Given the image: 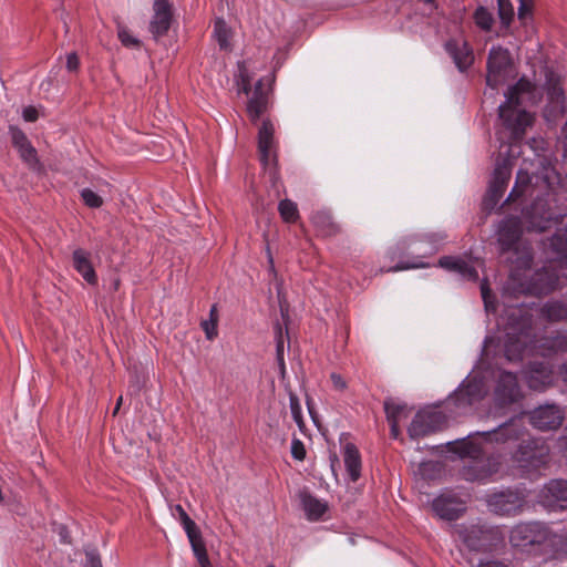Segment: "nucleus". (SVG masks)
<instances>
[{
    "mask_svg": "<svg viewBox=\"0 0 567 567\" xmlns=\"http://www.w3.org/2000/svg\"><path fill=\"white\" fill-rule=\"evenodd\" d=\"M202 328L208 340H214L217 334V320L215 318L202 322Z\"/></svg>",
    "mask_w": 567,
    "mask_h": 567,
    "instance_id": "58836bf2",
    "label": "nucleus"
},
{
    "mask_svg": "<svg viewBox=\"0 0 567 567\" xmlns=\"http://www.w3.org/2000/svg\"><path fill=\"white\" fill-rule=\"evenodd\" d=\"M85 567H102L101 558L94 549L86 550Z\"/></svg>",
    "mask_w": 567,
    "mask_h": 567,
    "instance_id": "a19ab883",
    "label": "nucleus"
},
{
    "mask_svg": "<svg viewBox=\"0 0 567 567\" xmlns=\"http://www.w3.org/2000/svg\"><path fill=\"white\" fill-rule=\"evenodd\" d=\"M563 413L556 405L539 406L530 414V423L539 430H554L560 426Z\"/></svg>",
    "mask_w": 567,
    "mask_h": 567,
    "instance_id": "f8f14e48",
    "label": "nucleus"
},
{
    "mask_svg": "<svg viewBox=\"0 0 567 567\" xmlns=\"http://www.w3.org/2000/svg\"><path fill=\"white\" fill-rule=\"evenodd\" d=\"M436 468V464L432 461L422 462L419 466L420 474L425 476L429 471Z\"/></svg>",
    "mask_w": 567,
    "mask_h": 567,
    "instance_id": "8fccbe9b",
    "label": "nucleus"
},
{
    "mask_svg": "<svg viewBox=\"0 0 567 567\" xmlns=\"http://www.w3.org/2000/svg\"><path fill=\"white\" fill-rule=\"evenodd\" d=\"M209 319H213L215 318L217 321H218V313H217V308L216 306H213L210 311H209Z\"/></svg>",
    "mask_w": 567,
    "mask_h": 567,
    "instance_id": "4d7b16f0",
    "label": "nucleus"
},
{
    "mask_svg": "<svg viewBox=\"0 0 567 567\" xmlns=\"http://www.w3.org/2000/svg\"><path fill=\"white\" fill-rule=\"evenodd\" d=\"M439 265L450 271L460 274L465 279L476 280L478 278L476 267L472 260L456 257H443L440 259Z\"/></svg>",
    "mask_w": 567,
    "mask_h": 567,
    "instance_id": "f3484780",
    "label": "nucleus"
},
{
    "mask_svg": "<svg viewBox=\"0 0 567 567\" xmlns=\"http://www.w3.org/2000/svg\"><path fill=\"white\" fill-rule=\"evenodd\" d=\"M535 86L525 79H520L516 85L511 87L506 93V101L499 105V117L502 118L506 131H508V140L511 144H501L499 157L504 155L502 161H497L489 183V193L494 199H498L511 178L513 144L520 140L527 126L532 124L533 116L520 109L525 101L535 102Z\"/></svg>",
    "mask_w": 567,
    "mask_h": 567,
    "instance_id": "f257e3e1",
    "label": "nucleus"
},
{
    "mask_svg": "<svg viewBox=\"0 0 567 567\" xmlns=\"http://www.w3.org/2000/svg\"><path fill=\"white\" fill-rule=\"evenodd\" d=\"M80 61L76 53L71 52L66 55V69L70 72H75L79 69Z\"/></svg>",
    "mask_w": 567,
    "mask_h": 567,
    "instance_id": "c03bdc74",
    "label": "nucleus"
},
{
    "mask_svg": "<svg viewBox=\"0 0 567 567\" xmlns=\"http://www.w3.org/2000/svg\"><path fill=\"white\" fill-rule=\"evenodd\" d=\"M445 49L460 71H465L474 61L473 52L466 41L453 39L446 42Z\"/></svg>",
    "mask_w": 567,
    "mask_h": 567,
    "instance_id": "4468645a",
    "label": "nucleus"
},
{
    "mask_svg": "<svg viewBox=\"0 0 567 567\" xmlns=\"http://www.w3.org/2000/svg\"><path fill=\"white\" fill-rule=\"evenodd\" d=\"M238 79L241 84V91L246 94L250 91V83L252 80V75L249 72V69L247 66L246 62H243L238 65Z\"/></svg>",
    "mask_w": 567,
    "mask_h": 567,
    "instance_id": "72a5a7b5",
    "label": "nucleus"
},
{
    "mask_svg": "<svg viewBox=\"0 0 567 567\" xmlns=\"http://www.w3.org/2000/svg\"><path fill=\"white\" fill-rule=\"evenodd\" d=\"M444 423L445 416L442 412L436 410L421 411L414 416L409 427V434L413 439L425 436L440 430Z\"/></svg>",
    "mask_w": 567,
    "mask_h": 567,
    "instance_id": "39448f33",
    "label": "nucleus"
},
{
    "mask_svg": "<svg viewBox=\"0 0 567 567\" xmlns=\"http://www.w3.org/2000/svg\"><path fill=\"white\" fill-rule=\"evenodd\" d=\"M80 195L84 204L90 208H100L104 203L102 196L91 188L81 189Z\"/></svg>",
    "mask_w": 567,
    "mask_h": 567,
    "instance_id": "c756f323",
    "label": "nucleus"
},
{
    "mask_svg": "<svg viewBox=\"0 0 567 567\" xmlns=\"http://www.w3.org/2000/svg\"><path fill=\"white\" fill-rule=\"evenodd\" d=\"M117 37L123 45L127 48H138L141 42L135 38L130 30L124 25L117 27Z\"/></svg>",
    "mask_w": 567,
    "mask_h": 567,
    "instance_id": "7c9ffc66",
    "label": "nucleus"
},
{
    "mask_svg": "<svg viewBox=\"0 0 567 567\" xmlns=\"http://www.w3.org/2000/svg\"><path fill=\"white\" fill-rule=\"evenodd\" d=\"M425 2H431L432 0H424Z\"/></svg>",
    "mask_w": 567,
    "mask_h": 567,
    "instance_id": "e2e57ef3",
    "label": "nucleus"
},
{
    "mask_svg": "<svg viewBox=\"0 0 567 567\" xmlns=\"http://www.w3.org/2000/svg\"><path fill=\"white\" fill-rule=\"evenodd\" d=\"M425 266L426 265L424 262H413V264H408V262L403 264L402 262V264L396 265L392 270L399 271V270H405V269L422 268Z\"/></svg>",
    "mask_w": 567,
    "mask_h": 567,
    "instance_id": "09e8293b",
    "label": "nucleus"
},
{
    "mask_svg": "<svg viewBox=\"0 0 567 567\" xmlns=\"http://www.w3.org/2000/svg\"><path fill=\"white\" fill-rule=\"evenodd\" d=\"M175 512L178 514L179 520L187 535L194 534L195 532L199 530L195 522L187 515V513L181 505L175 506Z\"/></svg>",
    "mask_w": 567,
    "mask_h": 567,
    "instance_id": "2f4dec72",
    "label": "nucleus"
},
{
    "mask_svg": "<svg viewBox=\"0 0 567 567\" xmlns=\"http://www.w3.org/2000/svg\"><path fill=\"white\" fill-rule=\"evenodd\" d=\"M515 426V423L511 422L509 424L501 426L495 432L478 433L476 437L470 435L467 439L456 442L454 451L458 453L461 457L476 460L483 452L482 441L492 442L494 440L498 441L505 439V436L516 432ZM515 437L517 439L518 435H515Z\"/></svg>",
    "mask_w": 567,
    "mask_h": 567,
    "instance_id": "f03ea898",
    "label": "nucleus"
},
{
    "mask_svg": "<svg viewBox=\"0 0 567 567\" xmlns=\"http://www.w3.org/2000/svg\"><path fill=\"white\" fill-rule=\"evenodd\" d=\"M291 454L298 461H302L306 457V450L300 440H292Z\"/></svg>",
    "mask_w": 567,
    "mask_h": 567,
    "instance_id": "ea45409f",
    "label": "nucleus"
},
{
    "mask_svg": "<svg viewBox=\"0 0 567 567\" xmlns=\"http://www.w3.org/2000/svg\"><path fill=\"white\" fill-rule=\"evenodd\" d=\"M267 258H268V264H269V270L272 272V274H276L275 271V262H274V257L270 252V248L267 247Z\"/></svg>",
    "mask_w": 567,
    "mask_h": 567,
    "instance_id": "864d4df0",
    "label": "nucleus"
},
{
    "mask_svg": "<svg viewBox=\"0 0 567 567\" xmlns=\"http://www.w3.org/2000/svg\"><path fill=\"white\" fill-rule=\"evenodd\" d=\"M389 422L391 425V433L394 437H396L399 435V422H395V420Z\"/></svg>",
    "mask_w": 567,
    "mask_h": 567,
    "instance_id": "6e6d98bb",
    "label": "nucleus"
},
{
    "mask_svg": "<svg viewBox=\"0 0 567 567\" xmlns=\"http://www.w3.org/2000/svg\"><path fill=\"white\" fill-rule=\"evenodd\" d=\"M522 233L520 221L516 217H509L501 223L498 227V241L504 249H509L519 238Z\"/></svg>",
    "mask_w": 567,
    "mask_h": 567,
    "instance_id": "6ab92c4d",
    "label": "nucleus"
},
{
    "mask_svg": "<svg viewBox=\"0 0 567 567\" xmlns=\"http://www.w3.org/2000/svg\"><path fill=\"white\" fill-rule=\"evenodd\" d=\"M344 465L352 482L360 477L361 460L359 451L352 444H347L344 447Z\"/></svg>",
    "mask_w": 567,
    "mask_h": 567,
    "instance_id": "b1692460",
    "label": "nucleus"
},
{
    "mask_svg": "<svg viewBox=\"0 0 567 567\" xmlns=\"http://www.w3.org/2000/svg\"><path fill=\"white\" fill-rule=\"evenodd\" d=\"M481 292H482V298L484 300L485 307H486V309H488L489 308V300H488L489 289L487 287V282L486 281H483L481 284Z\"/></svg>",
    "mask_w": 567,
    "mask_h": 567,
    "instance_id": "3c124183",
    "label": "nucleus"
},
{
    "mask_svg": "<svg viewBox=\"0 0 567 567\" xmlns=\"http://www.w3.org/2000/svg\"><path fill=\"white\" fill-rule=\"evenodd\" d=\"M22 116L27 122H34L38 120V111L32 106H28L23 110Z\"/></svg>",
    "mask_w": 567,
    "mask_h": 567,
    "instance_id": "de8ad7c7",
    "label": "nucleus"
},
{
    "mask_svg": "<svg viewBox=\"0 0 567 567\" xmlns=\"http://www.w3.org/2000/svg\"><path fill=\"white\" fill-rule=\"evenodd\" d=\"M121 403H122V396H120L118 400H117V403H116V406H115V410H114V414L118 411V409L121 406Z\"/></svg>",
    "mask_w": 567,
    "mask_h": 567,
    "instance_id": "13d9d810",
    "label": "nucleus"
},
{
    "mask_svg": "<svg viewBox=\"0 0 567 567\" xmlns=\"http://www.w3.org/2000/svg\"><path fill=\"white\" fill-rule=\"evenodd\" d=\"M544 312L550 320H560L567 316V309L561 303H547Z\"/></svg>",
    "mask_w": 567,
    "mask_h": 567,
    "instance_id": "473e14b6",
    "label": "nucleus"
},
{
    "mask_svg": "<svg viewBox=\"0 0 567 567\" xmlns=\"http://www.w3.org/2000/svg\"><path fill=\"white\" fill-rule=\"evenodd\" d=\"M534 8V0H518V19L523 22L528 21L532 18Z\"/></svg>",
    "mask_w": 567,
    "mask_h": 567,
    "instance_id": "e433bc0d",
    "label": "nucleus"
},
{
    "mask_svg": "<svg viewBox=\"0 0 567 567\" xmlns=\"http://www.w3.org/2000/svg\"><path fill=\"white\" fill-rule=\"evenodd\" d=\"M301 505L305 514L309 520H319L328 511V504L324 501L318 499L317 497L303 493L300 496Z\"/></svg>",
    "mask_w": 567,
    "mask_h": 567,
    "instance_id": "412c9836",
    "label": "nucleus"
},
{
    "mask_svg": "<svg viewBox=\"0 0 567 567\" xmlns=\"http://www.w3.org/2000/svg\"><path fill=\"white\" fill-rule=\"evenodd\" d=\"M487 506L496 514L511 515L523 506V498L512 491L498 492L488 496Z\"/></svg>",
    "mask_w": 567,
    "mask_h": 567,
    "instance_id": "9d476101",
    "label": "nucleus"
},
{
    "mask_svg": "<svg viewBox=\"0 0 567 567\" xmlns=\"http://www.w3.org/2000/svg\"><path fill=\"white\" fill-rule=\"evenodd\" d=\"M10 136L21 158L31 166L35 165L38 163L37 151L31 145L25 134L20 128L11 126Z\"/></svg>",
    "mask_w": 567,
    "mask_h": 567,
    "instance_id": "2eb2a0df",
    "label": "nucleus"
},
{
    "mask_svg": "<svg viewBox=\"0 0 567 567\" xmlns=\"http://www.w3.org/2000/svg\"><path fill=\"white\" fill-rule=\"evenodd\" d=\"M277 360L281 372H285V360H284V341L281 338L277 341Z\"/></svg>",
    "mask_w": 567,
    "mask_h": 567,
    "instance_id": "49530a36",
    "label": "nucleus"
},
{
    "mask_svg": "<svg viewBox=\"0 0 567 567\" xmlns=\"http://www.w3.org/2000/svg\"><path fill=\"white\" fill-rule=\"evenodd\" d=\"M528 383H529V388H532V389H534V390H542V389H544V386H545V384H546V382H545V381H543V382H542V384L539 385V384H537V383L534 381V379H533V378H530V379H529Z\"/></svg>",
    "mask_w": 567,
    "mask_h": 567,
    "instance_id": "5fc2aeb1",
    "label": "nucleus"
},
{
    "mask_svg": "<svg viewBox=\"0 0 567 567\" xmlns=\"http://www.w3.org/2000/svg\"><path fill=\"white\" fill-rule=\"evenodd\" d=\"M496 396L502 403L513 402L519 396L516 377L511 372H502L498 377Z\"/></svg>",
    "mask_w": 567,
    "mask_h": 567,
    "instance_id": "dca6fc26",
    "label": "nucleus"
},
{
    "mask_svg": "<svg viewBox=\"0 0 567 567\" xmlns=\"http://www.w3.org/2000/svg\"><path fill=\"white\" fill-rule=\"evenodd\" d=\"M187 537L200 567H210L212 565L200 532L197 530L194 534L187 535Z\"/></svg>",
    "mask_w": 567,
    "mask_h": 567,
    "instance_id": "393cba45",
    "label": "nucleus"
},
{
    "mask_svg": "<svg viewBox=\"0 0 567 567\" xmlns=\"http://www.w3.org/2000/svg\"><path fill=\"white\" fill-rule=\"evenodd\" d=\"M320 217H322V216H321V215H317V216H315V217H313V221L317 224V223H318V219H319Z\"/></svg>",
    "mask_w": 567,
    "mask_h": 567,
    "instance_id": "bf43d9fd",
    "label": "nucleus"
},
{
    "mask_svg": "<svg viewBox=\"0 0 567 567\" xmlns=\"http://www.w3.org/2000/svg\"><path fill=\"white\" fill-rule=\"evenodd\" d=\"M501 20L508 24L514 18V7L511 0H497Z\"/></svg>",
    "mask_w": 567,
    "mask_h": 567,
    "instance_id": "f704fd0d",
    "label": "nucleus"
},
{
    "mask_svg": "<svg viewBox=\"0 0 567 567\" xmlns=\"http://www.w3.org/2000/svg\"><path fill=\"white\" fill-rule=\"evenodd\" d=\"M456 533L462 543L471 550H482L485 548L489 539V530L477 525H461L456 528Z\"/></svg>",
    "mask_w": 567,
    "mask_h": 567,
    "instance_id": "ddd939ff",
    "label": "nucleus"
},
{
    "mask_svg": "<svg viewBox=\"0 0 567 567\" xmlns=\"http://www.w3.org/2000/svg\"><path fill=\"white\" fill-rule=\"evenodd\" d=\"M290 408H291V413H292V416H293V420L300 424L301 423V411H300V405L297 401L296 398L291 396L290 398Z\"/></svg>",
    "mask_w": 567,
    "mask_h": 567,
    "instance_id": "a18cd8bd",
    "label": "nucleus"
},
{
    "mask_svg": "<svg viewBox=\"0 0 567 567\" xmlns=\"http://www.w3.org/2000/svg\"><path fill=\"white\" fill-rule=\"evenodd\" d=\"M434 513L443 519L453 520L460 517L465 511L464 503L456 496L445 493L433 501Z\"/></svg>",
    "mask_w": 567,
    "mask_h": 567,
    "instance_id": "9b49d317",
    "label": "nucleus"
},
{
    "mask_svg": "<svg viewBox=\"0 0 567 567\" xmlns=\"http://www.w3.org/2000/svg\"><path fill=\"white\" fill-rule=\"evenodd\" d=\"M535 447H530L529 445L520 446L518 452L515 454V461H517L520 466H536L540 458L546 454L545 447H536V442L533 441Z\"/></svg>",
    "mask_w": 567,
    "mask_h": 567,
    "instance_id": "5701e85b",
    "label": "nucleus"
},
{
    "mask_svg": "<svg viewBox=\"0 0 567 567\" xmlns=\"http://www.w3.org/2000/svg\"><path fill=\"white\" fill-rule=\"evenodd\" d=\"M214 35L221 49L229 45V30L223 20H217L214 27Z\"/></svg>",
    "mask_w": 567,
    "mask_h": 567,
    "instance_id": "c85d7f7f",
    "label": "nucleus"
},
{
    "mask_svg": "<svg viewBox=\"0 0 567 567\" xmlns=\"http://www.w3.org/2000/svg\"><path fill=\"white\" fill-rule=\"evenodd\" d=\"M274 132V125L269 121H264L258 132V151L260 162L269 169H272L276 166Z\"/></svg>",
    "mask_w": 567,
    "mask_h": 567,
    "instance_id": "0eeeda50",
    "label": "nucleus"
},
{
    "mask_svg": "<svg viewBox=\"0 0 567 567\" xmlns=\"http://www.w3.org/2000/svg\"><path fill=\"white\" fill-rule=\"evenodd\" d=\"M537 209H538V204H536L534 207H533V213L536 214L537 213Z\"/></svg>",
    "mask_w": 567,
    "mask_h": 567,
    "instance_id": "052dcab7",
    "label": "nucleus"
},
{
    "mask_svg": "<svg viewBox=\"0 0 567 567\" xmlns=\"http://www.w3.org/2000/svg\"><path fill=\"white\" fill-rule=\"evenodd\" d=\"M506 352H507V355H509V349H506ZM509 359H512L511 357H508Z\"/></svg>",
    "mask_w": 567,
    "mask_h": 567,
    "instance_id": "680f3d73",
    "label": "nucleus"
},
{
    "mask_svg": "<svg viewBox=\"0 0 567 567\" xmlns=\"http://www.w3.org/2000/svg\"><path fill=\"white\" fill-rule=\"evenodd\" d=\"M384 409L389 421L400 422L402 417L408 416V410L404 404L398 403L394 400H386Z\"/></svg>",
    "mask_w": 567,
    "mask_h": 567,
    "instance_id": "a878e982",
    "label": "nucleus"
},
{
    "mask_svg": "<svg viewBox=\"0 0 567 567\" xmlns=\"http://www.w3.org/2000/svg\"><path fill=\"white\" fill-rule=\"evenodd\" d=\"M330 379L337 391H344L347 389V382L340 374L331 373Z\"/></svg>",
    "mask_w": 567,
    "mask_h": 567,
    "instance_id": "37998d69",
    "label": "nucleus"
},
{
    "mask_svg": "<svg viewBox=\"0 0 567 567\" xmlns=\"http://www.w3.org/2000/svg\"><path fill=\"white\" fill-rule=\"evenodd\" d=\"M475 22L483 30H489L493 23V19L486 9L478 8L475 12Z\"/></svg>",
    "mask_w": 567,
    "mask_h": 567,
    "instance_id": "4c0bfd02",
    "label": "nucleus"
},
{
    "mask_svg": "<svg viewBox=\"0 0 567 567\" xmlns=\"http://www.w3.org/2000/svg\"><path fill=\"white\" fill-rule=\"evenodd\" d=\"M487 389L482 380L467 378L449 399V406L455 411H464L486 394Z\"/></svg>",
    "mask_w": 567,
    "mask_h": 567,
    "instance_id": "20e7f679",
    "label": "nucleus"
},
{
    "mask_svg": "<svg viewBox=\"0 0 567 567\" xmlns=\"http://www.w3.org/2000/svg\"><path fill=\"white\" fill-rule=\"evenodd\" d=\"M268 567H275L274 565H269Z\"/></svg>",
    "mask_w": 567,
    "mask_h": 567,
    "instance_id": "0e129e2a",
    "label": "nucleus"
},
{
    "mask_svg": "<svg viewBox=\"0 0 567 567\" xmlns=\"http://www.w3.org/2000/svg\"><path fill=\"white\" fill-rule=\"evenodd\" d=\"M546 90L548 106L545 110V115L548 120L556 118L564 113V94L559 76L553 72L546 73Z\"/></svg>",
    "mask_w": 567,
    "mask_h": 567,
    "instance_id": "1a4fd4ad",
    "label": "nucleus"
},
{
    "mask_svg": "<svg viewBox=\"0 0 567 567\" xmlns=\"http://www.w3.org/2000/svg\"><path fill=\"white\" fill-rule=\"evenodd\" d=\"M537 524H519L515 526L509 536L513 546H526L536 542L535 529Z\"/></svg>",
    "mask_w": 567,
    "mask_h": 567,
    "instance_id": "4be33fe9",
    "label": "nucleus"
},
{
    "mask_svg": "<svg viewBox=\"0 0 567 567\" xmlns=\"http://www.w3.org/2000/svg\"><path fill=\"white\" fill-rule=\"evenodd\" d=\"M172 19V3L168 0H153V14L148 29L154 39H158L168 32Z\"/></svg>",
    "mask_w": 567,
    "mask_h": 567,
    "instance_id": "423d86ee",
    "label": "nucleus"
},
{
    "mask_svg": "<svg viewBox=\"0 0 567 567\" xmlns=\"http://www.w3.org/2000/svg\"><path fill=\"white\" fill-rule=\"evenodd\" d=\"M278 210L286 223H295L299 217L297 204L289 199L281 200Z\"/></svg>",
    "mask_w": 567,
    "mask_h": 567,
    "instance_id": "bb28decb",
    "label": "nucleus"
},
{
    "mask_svg": "<svg viewBox=\"0 0 567 567\" xmlns=\"http://www.w3.org/2000/svg\"><path fill=\"white\" fill-rule=\"evenodd\" d=\"M544 277H547L548 280L546 284L538 285L534 288L536 293H548L549 291L554 290L556 288V278L553 276H549L547 272L544 274H537V282L543 281Z\"/></svg>",
    "mask_w": 567,
    "mask_h": 567,
    "instance_id": "c9c22d12",
    "label": "nucleus"
},
{
    "mask_svg": "<svg viewBox=\"0 0 567 567\" xmlns=\"http://www.w3.org/2000/svg\"><path fill=\"white\" fill-rule=\"evenodd\" d=\"M265 81L270 85L274 81V76L271 75L267 79H260L256 83L255 91L248 101L247 111L250 118L254 121L259 118L267 105V95L262 90Z\"/></svg>",
    "mask_w": 567,
    "mask_h": 567,
    "instance_id": "a211bd4d",
    "label": "nucleus"
},
{
    "mask_svg": "<svg viewBox=\"0 0 567 567\" xmlns=\"http://www.w3.org/2000/svg\"><path fill=\"white\" fill-rule=\"evenodd\" d=\"M511 69V56L507 49L492 47L487 60L486 83L493 90L504 84Z\"/></svg>",
    "mask_w": 567,
    "mask_h": 567,
    "instance_id": "7ed1b4c3",
    "label": "nucleus"
},
{
    "mask_svg": "<svg viewBox=\"0 0 567 567\" xmlns=\"http://www.w3.org/2000/svg\"><path fill=\"white\" fill-rule=\"evenodd\" d=\"M530 183V176L525 171L517 173L516 183L509 194V198L519 197L526 193V189Z\"/></svg>",
    "mask_w": 567,
    "mask_h": 567,
    "instance_id": "cd10ccee",
    "label": "nucleus"
},
{
    "mask_svg": "<svg viewBox=\"0 0 567 567\" xmlns=\"http://www.w3.org/2000/svg\"><path fill=\"white\" fill-rule=\"evenodd\" d=\"M540 502L548 509L567 508V482L563 480L550 481L542 489Z\"/></svg>",
    "mask_w": 567,
    "mask_h": 567,
    "instance_id": "6e6552de",
    "label": "nucleus"
},
{
    "mask_svg": "<svg viewBox=\"0 0 567 567\" xmlns=\"http://www.w3.org/2000/svg\"><path fill=\"white\" fill-rule=\"evenodd\" d=\"M494 472H496V470L483 471L475 475H470V473H466L465 475L468 480H485L487 476L492 475Z\"/></svg>",
    "mask_w": 567,
    "mask_h": 567,
    "instance_id": "603ef678",
    "label": "nucleus"
},
{
    "mask_svg": "<svg viewBox=\"0 0 567 567\" xmlns=\"http://www.w3.org/2000/svg\"><path fill=\"white\" fill-rule=\"evenodd\" d=\"M551 223V215L549 214H543L542 215V221H532V228L536 229L538 231H544L547 228H549V224Z\"/></svg>",
    "mask_w": 567,
    "mask_h": 567,
    "instance_id": "79ce46f5",
    "label": "nucleus"
},
{
    "mask_svg": "<svg viewBox=\"0 0 567 567\" xmlns=\"http://www.w3.org/2000/svg\"><path fill=\"white\" fill-rule=\"evenodd\" d=\"M73 266L86 282H89L91 285L96 284L97 278H96V274L92 267V264L90 261L89 252L84 251L83 249L74 250Z\"/></svg>",
    "mask_w": 567,
    "mask_h": 567,
    "instance_id": "aec40b11",
    "label": "nucleus"
}]
</instances>
